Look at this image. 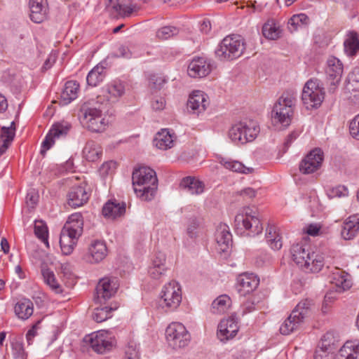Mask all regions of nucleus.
Wrapping results in <instances>:
<instances>
[{"label":"nucleus","mask_w":359,"mask_h":359,"mask_svg":"<svg viewBox=\"0 0 359 359\" xmlns=\"http://www.w3.org/2000/svg\"><path fill=\"white\" fill-rule=\"evenodd\" d=\"M104 99L97 96L95 99L85 102L79 110V120L83 127L95 133H102L108 126V121L103 116Z\"/></svg>","instance_id":"obj_1"},{"label":"nucleus","mask_w":359,"mask_h":359,"mask_svg":"<svg viewBox=\"0 0 359 359\" xmlns=\"http://www.w3.org/2000/svg\"><path fill=\"white\" fill-rule=\"evenodd\" d=\"M133 189L138 198L142 201H151L156 192L158 180L156 172L149 167H140L133 172Z\"/></svg>","instance_id":"obj_2"},{"label":"nucleus","mask_w":359,"mask_h":359,"mask_svg":"<svg viewBox=\"0 0 359 359\" xmlns=\"http://www.w3.org/2000/svg\"><path fill=\"white\" fill-rule=\"evenodd\" d=\"M290 253L292 260L306 272L318 273L324 266V257L319 253L310 252L306 243L292 245Z\"/></svg>","instance_id":"obj_3"},{"label":"nucleus","mask_w":359,"mask_h":359,"mask_svg":"<svg viewBox=\"0 0 359 359\" xmlns=\"http://www.w3.org/2000/svg\"><path fill=\"white\" fill-rule=\"evenodd\" d=\"M234 225L238 233H246L255 236L263 231V225L257 209L244 207L239 210L235 217Z\"/></svg>","instance_id":"obj_4"},{"label":"nucleus","mask_w":359,"mask_h":359,"mask_svg":"<svg viewBox=\"0 0 359 359\" xmlns=\"http://www.w3.org/2000/svg\"><path fill=\"white\" fill-rule=\"evenodd\" d=\"M296 103V95L293 93L285 92L274 104L271 118L273 125L287 127L292 121Z\"/></svg>","instance_id":"obj_5"},{"label":"nucleus","mask_w":359,"mask_h":359,"mask_svg":"<svg viewBox=\"0 0 359 359\" xmlns=\"http://www.w3.org/2000/svg\"><path fill=\"white\" fill-rule=\"evenodd\" d=\"M245 49V43L240 35L226 36L215 50L216 57L221 61H230L240 57Z\"/></svg>","instance_id":"obj_6"},{"label":"nucleus","mask_w":359,"mask_h":359,"mask_svg":"<svg viewBox=\"0 0 359 359\" xmlns=\"http://www.w3.org/2000/svg\"><path fill=\"white\" fill-rule=\"evenodd\" d=\"M312 306V301L309 299H304L299 302L290 315L281 324L280 333L288 335L297 330L304 322V319L310 314Z\"/></svg>","instance_id":"obj_7"},{"label":"nucleus","mask_w":359,"mask_h":359,"mask_svg":"<svg viewBox=\"0 0 359 359\" xmlns=\"http://www.w3.org/2000/svg\"><path fill=\"white\" fill-rule=\"evenodd\" d=\"M260 132L257 121L247 120L238 122L229 130V137L236 144H245L254 141Z\"/></svg>","instance_id":"obj_8"},{"label":"nucleus","mask_w":359,"mask_h":359,"mask_svg":"<svg viewBox=\"0 0 359 359\" xmlns=\"http://www.w3.org/2000/svg\"><path fill=\"white\" fill-rule=\"evenodd\" d=\"M325 88L318 79H311L304 85L302 100L307 109L320 107L325 98Z\"/></svg>","instance_id":"obj_9"},{"label":"nucleus","mask_w":359,"mask_h":359,"mask_svg":"<svg viewBox=\"0 0 359 359\" xmlns=\"http://www.w3.org/2000/svg\"><path fill=\"white\" fill-rule=\"evenodd\" d=\"M83 341L97 353L111 351L116 344L114 336L109 331L99 330L86 335Z\"/></svg>","instance_id":"obj_10"},{"label":"nucleus","mask_w":359,"mask_h":359,"mask_svg":"<svg viewBox=\"0 0 359 359\" xmlns=\"http://www.w3.org/2000/svg\"><path fill=\"white\" fill-rule=\"evenodd\" d=\"M182 290L180 284L176 281H170L165 284L161 292L159 305L165 311H175L182 302Z\"/></svg>","instance_id":"obj_11"},{"label":"nucleus","mask_w":359,"mask_h":359,"mask_svg":"<svg viewBox=\"0 0 359 359\" xmlns=\"http://www.w3.org/2000/svg\"><path fill=\"white\" fill-rule=\"evenodd\" d=\"M165 338L170 346L178 349L189 345L191 334L182 323L173 322L165 330Z\"/></svg>","instance_id":"obj_12"},{"label":"nucleus","mask_w":359,"mask_h":359,"mask_svg":"<svg viewBox=\"0 0 359 359\" xmlns=\"http://www.w3.org/2000/svg\"><path fill=\"white\" fill-rule=\"evenodd\" d=\"M323 161V152L320 149L311 150L299 163V171L304 175L317 172Z\"/></svg>","instance_id":"obj_13"},{"label":"nucleus","mask_w":359,"mask_h":359,"mask_svg":"<svg viewBox=\"0 0 359 359\" xmlns=\"http://www.w3.org/2000/svg\"><path fill=\"white\" fill-rule=\"evenodd\" d=\"M90 198V193L86 184L72 187L67 194V202L69 206L76 208L86 204Z\"/></svg>","instance_id":"obj_14"},{"label":"nucleus","mask_w":359,"mask_h":359,"mask_svg":"<svg viewBox=\"0 0 359 359\" xmlns=\"http://www.w3.org/2000/svg\"><path fill=\"white\" fill-rule=\"evenodd\" d=\"M70 128V123L65 121L54 124L42 142L43 149L41 152H44L49 149L54 144L55 139L66 136Z\"/></svg>","instance_id":"obj_15"},{"label":"nucleus","mask_w":359,"mask_h":359,"mask_svg":"<svg viewBox=\"0 0 359 359\" xmlns=\"http://www.w3.org/2000/svg\"><path fill=\"white\" fill-rule=\"evenodd\" d=\"M125 93V86L120 82H112L105 86L101 89V94L98 96H102L104 99L103 104L105 106L107 102L111 103L116 102L120 97Z\"/></svg>","instance_id":"obj_16"},{"label":"nucleus","mask_w":359,"mask_h":359,"mask_svg":"<svg viewBox=\"0 0 359 359\" xmlns=\"http://www.w3.org/2000/svg\"><path fill=\"white\" fill-rule=\"evenodd\" d=\"M259 278L254 273H244L237 278V290L241 295H246L257 289Z\"/></svg>","instance_id":"obj_17"},{"label":"nucleus","mask_w":359,"mask_h":359,"mask_svg":"<svg viewBox=\"0 0 359 359\" xmlns=\"http://www.w3.org/2000/svg\"><path fill=\"white\" fill-rule=\"evenodd\" d=\"M29 17L32 22L41 23L46 20L48 14V4L47 0H29Z\"/></svg>","instance_id":"obj_18"},{"label":"nucleus","mask_w":359,"mask_h":359,"mask_svg":"<svg viewBox=\"0 0 359 359\" xmlns=\"http://www.w3.org/2000/svg\"><path fill=\"white\" fill-rule=\"evenodd\" d=\"M118 283L116 278L108 277L103 278L100 280L96 287V294L97 299L106 301L110 299L118 289Z\"/></svg>","instance_id":"obj_19"},{"label":"nucleus","mask_w":359,"mask_h":359,"mask_svg":"<svg viewBox=\"0 0 359 359\" xmlns=\"http://www.w3.org/2000/svg\"><path fill=\"white\" fill-rule=\"evenodd\" d=\"M211 72L210 62L204 57L194 58L188 65L187 73L192 78H203Z\"/></svg>","instance_id":"obj_20"},{"label":"nucleus","mask_w":359,"mask_h":359,"mask_svg":"<svg viewBox=\"0 0 359 359\" xmlns=\"http://www.w3.org/2000/svg\"><path fill=\"white\" fill-rule=\"evenodd\" d=\"M210 104L208 95L201 90H195L189 96L187 107L194 114H199L203 112Z\"/></svg>","instance_id":"obj_21"},{"label":"nucleus","mask_w":359,"mask_h":359,"mask_svg":"<svg viewBox=\"0 0 359 359\" xmlns=\"http://www.w3.org/2000/svg\"><path fill=\"white\" fill-rule=\"evenodd\" d=\"M238 331L237 322L233 318L223 319L218 325L217 335L222 341H227L234 337Z\"/></svg>","instance_id":"obj_22"},{"label":"nucleus","mask_w":359,"mask_h":359,"mask_svg":"<svg viewBox=\"0 0 359 359\" xmlns=\"http://www.w3.org/2000/svg\"><path fill=\"white\" fill-rule=\"evenodd\" d=\"M107 248L104 241L95 240L88 247V260L91 263H98L107 255Z\"/></svg>","instance_id":"obj_23"},{"label":"nucleus","mask_w":359,"mask_h":359,"mask_svg":"<svg viewBox=\"0 0 359 359\" xmlns=\"http://www.w3.org/2000/svg\"><path fill=\"white\" fill-rule=\"evenodd\" d=\"M215 239L218 245V250L226 252L232 245V236L229 227L225 224H220L216 230Z\"/></svg>","instance_id":"obj_24"},{"label":"nucleus","mask_w":359,"mask_h":359,"mask_svg":"<svg viewBox=\"0 0 359 359\" xmlns=\"http://www.w3.org/2000/svg\"><path fill=\"white\" fill-rule=\"evenodd\" d=\"M359 232V214H354L347 217L343 222L341 234L344 239L351 240Z\"/></svg>","instance_id":"obj_25"},{"label":"nucleus","mask_w":359,"mask_h":359,"mask_svg":"<svg viewBox=\"0 0 359 359\" xmlns=\"http://www.w3.org/2000/svg\"><path fill=\"white\" fill-rule=\"evenodd\" d=\"M13 311L18 319L25 321L33 315L34 304L29 299H20L15 304Z\"/></svg>","instance_id":"obj_26"},{"label":"nucleus","mask_w":359,"mask_h":359,"mask_svg":"<svg viewBox=\"0 0 359 359\" xmlns=\"http://www.w3.org/2000/svg\"><path fill=\"white\" fill-rule=\"evenodd\" d=\"M83 220L80 213H74L69 217V219L65 224L62 230L79 238L83 233Z\"/></svg>","instance_id":"obj_27"},{"label":"nucleus","mask_w":359,"mask_h":359,"mask_svg":"<svg viewBox=\"0 0 359 359\" xmlns=\"http://www.w3.org/2000/svg\"><path fill=\"white\" fill-rule=\"evenodd\" d=\"M79 84L76 81H68L60 93V104L67 105L78 97Z\"/></svg>","instance_id":"obj_28"},{"label":"nucleus","mask_w":359,"mask_h":359,"mask_svg":"<svg viewBox=\"0 0 359 359\" xmlns=\"http://www.w3.org/2000/svg\"><path fill=\"white\" fill-rule=\"evenodd\" d=\"M176 140L174 133L168 129H162L158 132L154 140V144L159 149L167 150L173 147Z\"/></svg>","instance_id":"obj_29"},{"label":"nucleus","mask_w":359,"mask_h":359,"mask_svg":"<svg viewBox=\"0 0 359 359\" xmlns=\"http://www.w3.org/2000/svg\"><path fill=\"white\" fill-rule=\"evenodd\" d=\"M180 187L191 195H199L203 193L205 184L196 177H187L181 181Z\"/></svg>","instance_id":"obj_30"},{"label":"nucleus","mask_w":359,"mask_h":359,"mask_svg":"<svg viewBox=\"0 0 359 359\" xmlns=\"http://www.w3.org/2000/svg\"><path fill=\"white\" fill-rule=\"evenodd\" d=\"M41 276L44 283L55 294H61L64 290L62 285L58 282L54 272L46 266H42Z\"/></svg>","instance_id":"obj_31"},{"label":"nucleus","mask_w":359,"mask_h":359,"mask_svg":"<svg viewBox=\"0 0 359 359\" xmlns=\"http://www.w3.org/2000/svg\"><path fill=\"white\" fill-rule=\"evenodd\" d=\"M337 359H359V341H347L339 349Z\"/></svg>","instance_id":"obj_32"},{"label":"nucleus","mask_w":359,"mask_h":359,"mask_svg":"<svg viewBox=\"0 0 359 359\" xmlns=\"http://www.w3.org/2000/svg\"><path fill=\"white\" fill-rule=\"evenodd\" d=\"M126 212L124 203H118L116 201H109L102 208V215L104 217L115 219L123 215Z\"/></svg>","instance_id":"obj_33"},{"label":"nucleus","mask_w":359,"mask_h":359,"mask_svg":"<svg viewBox=\"0 0 359 359\" xmlns=\"http://www.w3.org/2000/svg\"><path fill=\"white\" fill-rule=\"evenodd\" d=\"M83 155L87 161L95 162L101 158L102 149L98 143L90 140L86 142L83 149Z\"/></svg>","instance_id":"obj_34"},{"label":"nucleus","mask_w":359,"mask_h":359,"mask_svg":"<svg viewBox=\"0 0 359 359\" xmlns=\"http://www.w3.org/2000/svg\"><path fill=\"white\" fill-rule=\"evenodd\" d=\"M79 238L76 236L73 237V235L62 230L60 238V245L62 253L65 255H70L73 252Z\"/></svg>","instance_id":"obj_35"},{"label":"nucleus","mask_w":359,"mask_h":359,"mask_svg":"<svg viewBox=\"0 0 359 359\" xmlns=\"http://www.w3.org/2000/svg\"><path fill=\"white\" fill-rule=\"evenodd\" d=\"M326 73L330 78L339 80L343 73V65L341 61L334 56L329 57L327 60Z\"/></svg>","instance_id":"obj_36"},{"label":"nucleus","mask_w":359,"mask_h":359,"mask_svg":"<svg viewBox=\"0 0 359 359\" xmlns=\"http://www.w3.org/2000/svg\"><path fill=\"white\" fill-rule=\"evenodd\" d=\"M344 52L350 57L356 55L359 50V36L355 32H351L347 34L344 42Z\"/></svg>","instance_id":"obj_37"},{"label":"nucleus","mask_w":359,"mask_h":359,"mask_svg":"<svg viewBox=\"0 0 359 359\" xmlns=\"http://www.w3.org/2000/svg\"><path fill=\"white\" fill-rule=\"evenodd\" d=\"M231 304V299L228 295H219L212 302L211 311L215 314H223L228 311Z\"/></svg>","instance_id":"obj_38"},{"label":"nucleus","mask_w":359,"mask_h":359,"mask_svg":"<svg viewBox=\"0 0 359 359\" xmlns=\"http://www.w3.org/2000/svg\"><path fill=\"white\" fill-rule=\"evenodd\" d=\"M348 274L345 271L335 269V271L332 273V283L340 290H346L348 289L351 284L348 278Z\"/></svg>","instance_id":"obj_39"},{"label":"nucleus","mask_w":359,"mask_h":359,"mask_svg":"<svg viewBox=\"0 0 359 359\" xmlns=\"http://www.w3.org/2000/svg\"><path fill=\"white\" fill-rule=\"evenodd\" d=\"M105 77V68L100 65L95 66L87 75L86 81L88 86L95 87L100 83Z\"/></svg>","instance_id":"obj_40"},{"label":"nucleus","mask_w":359,"mask_h":359,"mask_svg":"<svg viewBox=\"0 0 359 359\" xmlns=\"http://www.w3.org/2000/svg\"><path fill=\"white\" fill-rule=\"evenodd\" d=\"M15 136V129L11 127H3L1 130L0 138L2 144L0 146V156L4 154L9 147Z\"/></svg>","instance_id":"obj_41"},{"label":"nucleus","mask_w":359,"mask_h":359,"mask_svg":"<svg viewBox=\"0 0 359 359\" xmlns=\"http://www.w3.org/2000/svg\"><path fill=\"white\" fill-rule=\"evenodd\" d=\"M220 163L233 172L248 174L252 171V168L245 167L242 163L230 158H223L220 160Z\"/></svg>","instance_id":"obj_42"},{"label":"nucleus","mask_w":359,"mask_h":359,"mask_svg":"<svg viewBox=\"0 0 359 359\" xmlns=\"http://www.w3.org/2000/svg\"><path fill=\"white\" fill-rule=\"evenodd\" d=\"M262 34L268 39L276 40L280 36L281 30L273 20H268L263 25Z\"/></svg>","instance_id":"obj_43"},{"label":"nucleus","mask_w":359,"mask_h":359,"mask_svg":"<svg viewBox=\"0 0 359 359\" xmlns=\"http://www.w3.org/2000/svg\"><path fill=\"white\" fill-rule=\"evenodd\" d=\"M266 239L270 248L273 250H278L283 246L280 236L272 227L266 229Z\"/></svg>","instance_id":"obj_44"},{"label":"nucleus","mask_w":359,"mask_h":359,"mask_svg":"<svg viewBox=\"0 0 359 359\" xmlns=\"http://www.w3.org/2000/svg\"><path fill=\"white\" fill-rule=\"evenodd\" d=\"M346 90L354 93L353 96L359 98V70L353 71L348 75Z\"/></svg>","instance_id":"obj_45"},{"label":"nucleus","mask_w":359,"mask_h":359,"mask_svg":"<svg viewBox=\"0 0 359 359\" xmlns=\"http://www.w3.org/2000/svg\"><path fill=\"white\" fill-rule=\"evenodd\" d=\"M112 9H114L119 15L122 17H129L133 13L136 12L139 10V7L134 4H121L119 3H114L112 5Z\"/></svg>","instance_id":"obj_46"},{"label":"nucleus","mask_w":359,"mask_h":359,"mask_svg":"<svg viewBox=\"0 0 359 359\" xmlns=\"http://www.w3.org/2000/svg\"><path fill=\"white\" fill-rule=\"evenodd\" d=\"M11 353L14 359H27L22 341L15 338L11 341Z\"/></svg>","instance_id":"obj_47"},{"label":"nucleus","mask_w":359,"mask_h":359,"mask_svg":"<svg viewBox=\"0 0 359 359\" xmlns=\"http://www.w3.org/2000/svg\"><path fill=\"white\" fill-rule=\"evenodd\" d=\"M34 234L43 243L48 247V231L46 224L41 220H36L34 222Z\"/></svg>","instance_id":"obj_48"},{"label":"nucleus","mask_w":359,"mask_h":359,"mask_svg":"<svg viewBox=\"0 0 359 359\" xmlns=\"http://www.w3.org/2000/svg\"><path fill=\"white\" fill-rule=\"evenodd\" d=\"M309 17L304 13L294 15L288 22V27L291 32H294L302 25L309 22Z\"/></svg>","instance_id":"obj_49"},{"label":"nucleus","mask_w":359,"mask_h":359,"mask_svg":"<svg viewBox=\"0 0 359 359\" xmlns=\"http://www.w3.org/2000/svg\"><path fill=\"white\" fill-rule=\"evenodd\" d=\"M114 309L109 306H101L94 309L93 318L97 323H102L111 317Z\"/></svg>","instance_id":"obj_50"},{"label":"nucleus","mask_w":359,"mask_h":359,"mask_svg":"<svg viewBox=\"0 0 359 359\" xmlns=\"http://www.w3.org/2000/svg\"><path fill=\"white\" fill-rule=\"evenodd\" d=\"M178 29L174 26H165L158 29L156 32V37L159 39L166 40L177 34Z\"/></svg>","instance_id":"obj_51"},{"label":"nucleus","mask_w":359,"mask_h":359,"mask_svg":"<svg viewBox=\"0 0 359 359\" xmlns=\"http://www.w3.org/2000/svg\"><path fill=\"white\" fill-rule=\"evenodd\" d=\"M42 322L43 319L36 320L27 331L26 334V339L29 344H32L34 338L41 332V330H43Z\"/></svg>","instance_id":"obj_52"},{"label":"nucleus","mask_w":359,"mask_h":359,"mask_svg":"<svg viewBox=\"0 0 359 359\" xmlns=\"http://www.w3.org/2000/svg\"><path fill=\"white\" fill-rule=\"evenodd\" d=\"M348 194V189L344 185H338L331 187L327 190V195L330 198H341L347 196Z\"/></svg>","instance_id":"obj_53"},{"label":"nucleus","mask_w":359,"mask_h":359,"mask_svg":"<svg viewBox=\"0 0 359 359\" xmlns=\"http://www.w3.org/2000/svg\"><path fill=\"white\" fill-rule=\"evenodd\" d=\"M168 270V267H154V264H151L149 267L148 273L151 278L158 280L164 276Z\"/></svg>","instance_id":"obj_54"},{"label":"nucleus","mask_w":359,"mask_h":359,"mask_svg":"<svg viewBox=\"0 0 359 359\" xmlns=\"http://www.w3.org/2000/svg\"><path fill=\"white\" fill-rule=\"evenodd\" d=\"M125 359H139L137 346L135 343H128L126 348Z\"/></svg>","instance_id":"obj_55"},{"label":"nucleus","mask_w":359,"mask_h":359,"mask_svg":"<svg viewBox=\"0 0 359 359\" xmlns=\"http://www.w3.org/2000/svg\"><path fill=\"white\" fill-rule=\"evenodd\" d=\"M349 131L353 138L359 140V114L350 122Z\"/></svg>","instance_id":"obj_56"},{"label":"nucleus","mask_w":359,"mask_h":359,"mask_svg":"<svg viewBox=\"0 0 359 359\" xmlns=\"http://www.w3.org/2000/svg\"><path fill=\"white\" fill-rule=\"evenodd\" d=\"M151 264H154V267H167L166 266V256L163 252H156L152 259Z\"/></svg>","instance_id":"obj_57"},{"label":"nucleus","mask_w":359,"mask_h":359,"mask_svg":"<svg viewBox=\"0 0 359 359\" xmlns=\"http://www.w3.org/2000/svg\"><path fill=\"white\" fill-rule=\"evenodd\" d=\"M256 309V303L252 299L245 301L241 306V311L243 315L249 313Z\"/></svg>","instance_id":"obj_58"},{"label":"nucleus","mask_w":359,"mask_h":359,"mask_svg":"<svg viewBox=\"0 0 359 359\" xmlns=\"http://www.w3.org/2000/svg\"><path fill=\"white\" fill-rule=\"evenodd\" d=\"M133 55L131 47L128 45H122L118 49L117 56L124 58H130Z\"/></svg>","instance_id":"obj_59"},{"label":"nucleus","mask_w":359,"mask_h":359,"mask_svg":"<svg viewBox=\"0 0 359 359\" xmlns=\"http://www.w3.org/2000/svg\"><path fill=\"white\" fill-rule=\"evenodd\" d=\"M198 226V222L196 219H190L187 226V234L190 238H194L196 236V229Z\"/></svg>","instance_id":"obj_60"},{"label":"nucleus","mask_w":359,"mask_h":359,"mask_svg":"<svg viewBox=\"0 0 359 359\" xmlns=\"http://www.w3.org/2000/svg\"><path fill=\"white\" fill-rule=\"evenodd\" d=\"M38 198L39 196L34 191H29L26 196V203L33 208L37 203Z\"/></svg>","instance_id":"obj_61"},{"label":"nucleus","mask_w":359,"mask_h":359,"mask_svg":"<svg viewBox=\"0 0 359 359\" xmlns=\"http://www.w3.org/2000/svg\"><path fill=\"white\" fill-rule=\"evenodd\" d=\"M165 105V101L163 97H156L151 102V107L154 110H162Z\"/></svg>","instance_id":"obj_62"},{"label":"nucleus","mask_w":359,"mask_h":359,"mask_svg":"<svg viewBox=\"0 0 359 359\" xmlns=\"http://www.w3.org/2000/svg\"><path fill=\"white\" fill-rule=\"evenodd\" d=\"M149 84L152 88H159L164 83V80L161 77H158L156 75H151L149 79Z\"/></svg>","instance_id":"obj_63"},{"label":"nucleus","mask_w":359,"mask_h":359,"mask_svg":"<svg viewBox=\"0 0 359 359\" xmlns=\"http://www.w3.org/2000/svg\"><path fill=\"white\" fill-rule=\"evenodd\" d=\"M302 130L301 129L294 130L292 132H291L285 142V145L286 147H289L291 143L299 137V135L302 133Z\"/></svg>","instance_id":"obj_64"}]
</instances>
